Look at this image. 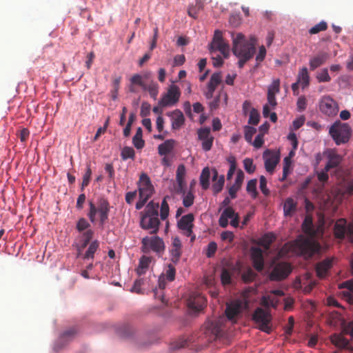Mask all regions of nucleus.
Wrapping results in <instances>:
<instances>
[{"label":"nucleus","instance_id":"62","mask_svg":"<svg viewBox=\"0 0 353 353\" xmlns=\"http://www.w3.org/2000/svg\"><path fill=\"white\" fill-rule=\"evenodd\" d=\"M255 276L256 274L250 269L248 270L242 274V279L246 283L252 281Z\"/></svg>","mask_w":353,"mask_h":353},{"label":"nucleus","instance_id":"37","mask_svg":"<svg viewBox=\"0 0 353 353\" xmlns=\"http://www.w3.org/2000/svg\"><path fill=\"white\" fill-rule=\"evenodd\" d=\"M210 172L208 167L203 169L200 176V183L203 189L207 190L210 185Z\"/></svg>","mask_w":353,"mask_h":353},{"label":"nucleus","instance_id":"34","mask_svg":"<svg viewBox=\"0 0 353 353\" xmlns=\"http://www.w3.org/2000/svg\"><path fill=\"white\" fill-rule=\"evenodd\" d=\"M203 8L202 1H194L192 3L188 8V14L190 17L196 19L198 13Z\"/></svg>","mask_w":353,"mask_h":353},{"label":"nucleus","instance_id":"13","mask_svg":"<svg viewBox=\"0 0 353 353\" xmlns=\"http://www.w3.org/2000/svg\"><path fill=\"white\" fill-rule=\"evenodd\" d=\"M291 272V267L287 263L276 264L272 270L270 278L272 281H281L285 279Z\"/></svg>","mask_w":353,"mask_h":353},{"label":"nucleus","instance_id":"11","mask_svg":"<svg viewBox=\"0 0 353 353\" xmlns=\"http://www.w3.org/2000/svg\"><path fill=\"white\" fill-rule=\"evenodd\" d=\"M139 194L140 197L150 199L154 192V188L150 177L145 173L140 175L138 183Z\"/></svg>","mask_w":353,"mask_h":353},{"label":"nucleus","instance_id":"49","mask_svg":"<svg viewBox=\"0 0 353 353\" xmlns=\"http://www.w3.org/2000/svg\"><path fill=\"white\" fill-rule=\"evenodd\" d=\"M327 28V25L325 21H321L320 23L316 24L314 26L311 28L309 30L310 34H315L321 31H324Z\"/></svg>","mask_w":353,"mask_h":353},{"label":"nucleus","instance_id":"27","mask_svg":"<svg viewBox=\"0 0 353 353\" xmlns=\"http://www.w3.org/2000/svg\"><path fill=\"white\" fill-rule=\"evenodd\" d=\"M341 160L342 158L340 155L335 152H330L328 154V161L325 167V171H329L331 168L338 167Z\"/></svg>","mask_w":353,"mask_h":353},{"label":"nucleus","instance_id":"47","mask_svg":"<svg viewBox=\"0 0 353 353\" xmlns=\"http://www.w3.org/2000/svg\"><path fill=\"white\" fill-rule=\"evenodd\" d=\"M260 120V115L256 109L252 108L249 114L248 123L256 125L259 123Z\"/></svg>","mask_w":353,"mask_h":353},{"label":"nucleus","instance_id":"51","mask_svg":"<svg viewBox=\"0 0 353 353\" xmlns=\"http://www.w3.org/2000/svg\"><path fill=\"white\" fill-rule=\"evenodd\" d=\"M130 83L141 86L143 89L145 88L146 83L143 81V77L136 74H134L130 79Z\"/></svg>","mask_w":353,"mask_h":353},{"label":"nucleus","instance_id":"17","mask_svg":"<svg viewBox=\"0 0 353 353\" xmlns=\"http://www.w3.org/2000/svg\"><path fill=\"white\" fill-rule=\"evenodd\" d=\"M194 215L192 213L181 216L178 221V227L183 231V234L187 236H190L192 234Z\"/></svg>","mask_w":353,"mask_h":353},{"label":"nucleus","instance_id":"48","mask_svg":"<svg viewBox=\"0 0 353 353\" xmlns=\"http://www.w3.org/2000/svg\"><path fill=\"white\" fill-rule=\"evenodd\" d=\"M168 197V196L164 197L161 205L160 216L162 220L166 219L169 214V205L166 201Z\"/></svg>","mask_w":353,"mask_h":353},{"label":"nucleus","instance_id":"40","mask_svg":"<svg viewBox=\"0 0 353 353\" xmlns=\"http://www.w3.org/2000/svg\"><path fill=\"white\" fill-rule=\"evenodd\" d=\"M166 283L165 281V278L163 276H160L159 279V288L160 291H159L157 289L154 290V296L157 299H159L162 303H165V300L163 296V293L162 290L165 288Z\"/></svg>","mask_w":353,"mask_h":353},{"label":"nucleus","instance_id":"57","mask_svg":"<svg viewBox=\"0 0 353 353\" xmlns=\"http://www.w3.org/2000/svg\"><path fill=\"white\" fill-rule=\"evenodd\" d=\"M91 175H92L91 168H90V165H88L86 172L83 177V181L81 183V190H83L85 187L88 185V184L90 183Z\"/></svg>","mask_w":353,"mask_h":353},{"label":"nucleus","instance_id":"33","mask_svg":"<svg viewBox=\"0 0 353 353\" xmlns=\"http://www.w3.org/2000/svg\"><path fill=\"white\" fill-rule=\"evenodd\" d=\"M159 208V203H154V201H151L146 205L143 212L141 213V215L157 216L158 217L159 213L158 210Z\"/></svg>","mask_w":353,"mask_h":353},{"label":"nucleus","instance_id":"25","mask_svg":"<svg viewBox=\"0 0 353 353\" xmlns=\"http://www.w3.org/2000/svg\"><path fill=\"white\" fill-rule=\"evenodd\" d=\"M241 312V303L234 302L228 304L225 311L227 318L232 321Z\"/></svg>","mask_w":353,"mask_h":353},{"label":"nucleus","instance_id":"56","mask_svg":"<svg viewBox=\"0 0 353 353\" xmlns=\"http://www.w3.org/2000/svg\"><path fill=\"white\" fill-rule=\"evenodd\" d=\"M208 328L215 335H218L221 332V323L218 321L209 323Z\"/></svg>","mask_w":353,"mask_h":353},{"label":"nucleus","instance_id":"15","mask_svg":"<svg viewBox=\"0 0 353 353\" xmlns=\"http://www.w3.org/2000/svg\"><path fill=\"white\" fill-rule=\"evenodd\" d=\"M189 309L194 313L201 311L206 305V299L200 294H192L188 299Z\"/></svg>","mask_w":353,"mask_h":353},{"label":"nucleus","instance_id":"44","mask_svg":"<svg viewBox=\"0 0 353 353\" xmlns=\"http://www.w3.org/2000/svg\"><path fill=\"white\" fill-rule=\"evenodd\" d=\"M256 179H251L248 182L246 187L247 192L251 194L252 198L254 199H255L258 195V192L256 191Z\"/></svg>","mask_w":353,"mask_h":353},{"label":"nucleus","instance_id":"64","mask_svg":"<svg viewBox=\"0 0 353 353\" xmlns=\"http://www.w3.org/2000/svg\"><path fill=\"white\" fill-rule=\"evenodd\" d=\"M298 110L301 112L305 110L307 105V99L304 96L300 97L297 100Z\"/></svg>","mask_w":353,"mask_h":353},{"label":"nucleus","instance_id":"24","mask_svg":"<svg viewBox=\"0 0 353 353\" xmlns=\"http://www.w3.org/2000/svg\"><path fill=\"white\" fill-rule=\"evenodd\" d=\"M236 213L232 207H227L223 211L219 219V224L221 228H226L228 225V219H232Z\"/></svg>","mask_w":353,"mask_h":353},{"label":"nucleus","instance_id":"21","mask_svg":"<svg viewBox=\"0 0 353 353\" xmlns=\"http://www.w3.org/2000/svg\"><path fill=\"white\" fill-rule=\"evenodd\" d=\"M170 252L171 254V261L174 264H177L181 256V243L178 237L173 239Z\"/></svg>","mask_w":353,"mask_h":353},{"label":"nucleus","instance_id":"59","mask_svg":"<svg viewBox=\"0 0 353 353\" xmlns=\"http://www.w3.org/2000/svg\"><path fill=\"white\" fill-rule=\"evenodd\" d=\"M224 181V176H221L220 178L212 185V189L214 194H217L222 190Z\"/></svg>","mask_w":353,"mask_h":353},{"label":"nucleus","instance_id":"29","mask_svg":"<svg viewBox=\"0 0 353 353\" xmlns=\"http://www.w3.org/2000/svg\"><path fill=\"white\" fill-rule=\"evenodd\" d=\"M94 235V231L91 229H88L81 233L80 236V245L79 247V251L83 250L89 244Z\"/></svg>","mask_w":353,"mask_h":353},{"label":"nucleus","instance_id":"26","mask_svg":"<svg viewBox=\"0 0 353 353\" xmlns=\"http://www.w3.org/2000/svg\"><path fill=\"white\" fill-rule=\"evenodd\" d=\"M339 288H346L348 290V291L343 292V297L349 303H353V295L352 294L353 292V279L341 283Z\"/></svg>","mask_w":353,"mask_h":353},{"label":"nucleus","instance_id":"28","mask_svg":"<svg viewBox=\"0 0 353 353\" xmlns=\"http://www.w3.org/2000/svg\"><path fill=\"white\" fill-rule=\"evenodd\" d=\"M297 203L292 198H287L283 205V213L285 216H292L296 211Z\"/></svg>","mask_w":353,"mask_h":353},{"label":"nucleus","instance_id":"58","mask_svg":"<svg viewBox=\"0 0 353 353\" xmlns=\"http://www.w3.org/2000/svg\"><path fill=\"white\" fill-rule=\"evenodd\" d=\"M194 196L191 192H188L183 199V204L185 208H189L194 203Z\"/></svg>","mask_w":353,"mask_h":353},{"label":"nucleus","instance_id":"45","mask_svg":"<svg viewBox=\"0 0 353 353\" xmlns=\"http://www.w3.org/2000/svg\"><path fill=\"white\" fill-rule=\"evenodd\" d=\"M90 224L85 218H80L76 224V229L79 233L90 229Z\"/></svg>","mask_w":353,"mask_h":353},{"label":"nucleus","instance_id":"20","mask_svg":"<svg viewBox=\"0 0 353 353\" xmlns=\"http://www.w3.org/2000/svg\"><path fill=\"white\" fill-rule=\"evenodd\" d=\"M332 259L327 258L325 260L316 264V272L319 278L323 279L327 276V271L332 266Z\"/></svg>","mask_w":353,"mask_h":353},{"label":"nucleus","instance_id":"54","mask_svg":"<svg viewBox=\"0 0 353 353\" xmlns=\"http://www.w3.org/2000/svg\"><path fill=\"white\" fill-rule=\"evenodd\" d=\"M176 269L172 264L168 265L165 272L166 279L169 281H173L175 279Z\"/></svg>","mask_w":353,"mask_h":353},{"label":"nucleus","instance_id":"19","mask_svg":"<svg viewBox=\"0 0 353 353\" xmlns=\"http://www.w3.org/2000/svg\"><path fill=\"white\" fill-rule=\"evenodd\" d=\"M168 116L171 118L172 128L173 130H179L185 123V117L180 110H175L168 112Z\"/></svg>","mask_w":353,"mask_h":353},{"label":"nucleus","instance_id":"23","mask_svg":"<svg viewBox=\"0 0 353 353\" xmlns=\"http://www.w3.org/2000/svg\"><path fill=\"white\" fill-rule=\"evenodd\" d=\"M243 179L244 173L241 170H239L236 173L234 183L229 188V194L232 199L236 197V192L241 188Z\"/></svg>","mask_w":353,"mask_h":353},{"label":"nucleus","instance_id":"10","mask_svg":"<svg viewBox=\"0 0 353 353\" xmlns=\"http://www.w3.org/2000/svg\"><path fill=\"white\" fill-rule=\"evenodd\" d=\"M181 92L179 88L175 85L169 86L167 92L163 95L159 101L161 107H168L175 105L179 100Z\"/></svg>","mask_w":353,"mask_h":353},{"label":"nucleus","instance_id":"5","mask_svg":"<svg viewBox=\"0 0 353 353\" xmlns=\"http://www.w3.org/2000/svg\"><path fill=\"white\" fill-rule=\"evenodd\" d=\"M334 233L336 238L344 239L345 236L353 243V225L347 224L346 219H338L334 226Z\"/></svg>","mask_w":353,"mask_h":353},{"label":"nucleus","instance_id":"22","mask_svg":"<svg viewBox=\"0 0 353 353\" xmlns=\"http://www.w3.org/2000/svg\"><path fill=\"white\" fill-rule=\"evenodd\" d=\"M329 54L327 52H319L316 55L312 57L310 60L309 65L311 70H314L317 68L323 65L327 60Z\"/></svg>","mask_w":353,"mask_h":353},{"label":"nucleus","instance_id":"53","mask_svg":"<svg viewBox=\"0 0 353 353\" xmlns=\"http://www.w3.org/2000/svg\"><path fill=\"white\" fill-rule=\"evenodd\" d=\"M280 91V80L274 79L272 84L268 87V93L276 94Z\"/></svg>","mask_w":353,"mask_h":353},{"label":"nucleus","instance_id":"41","mask_svg":"<svg viewBox=\"0 0 353 353\" xmlns=\"http://www.w3.org/2000/svg\"><path fill=\"white\" fill-rule=\"evenodd\" d=\"M185 175V168L184 165L181 164L176 170V180L180 188L184 185V177Z\"/></svg>","mask_w":353,"mask_h":353},{"label":"nucleus","instance_id":"55","mask_svg":"<svg viewBox=\"0 0 353 353\" xmlns=\"http://www.w3.org/2000/svg\"><path fill=\"white\" fill-rule=\"evenodd\" d=\"M243 165L244 168L248 173L252 174L255 171L256 167L254 165L253 160L252 159H245L243 161Z\"/></svg>","mask_w":353,"mask_h":353},{"label":"nucleus","instance_id":"35","mask_svg":"<svg viewBox=\"0 0 353 353\" xmlns=\"http://www.w3.org/2000/svg\"><path fill=\"white\" fill-rule=\"evenodd\" d=\"M331 341L335 346L339 348H345L349 343L348 340L343 335L337 334L331 336Z\"/></svg>","mask_w":353,"mask_h":353},{"label":"nucleus","instance_id":"18","mask_svg":"<svg viewBox=\"0 0 353 353\" xmlns=\"http://www.w3.org/2000/svg\"><path fill=\"white\" fill-rule=\"evenodd\" d=\"M251 259L253 267L258 272H261L264 268V259L263 250L259 248L253 247L251 248Z\"/></svg>","mask_w":353,"mask_h":353},{"label":"nucleus","instance_id":"12","mask_svg":"<svg viewBox=\"0 0 353 353\" xmlns=\"http://www.w3.org/2000/svg\"><path fill=\"white\" fill-rule=\"evenodd\" d=\"M198 139L201 141V148L205 152L210 151L213 145L214 137L211 134V130L208 127L201 128L197 130Z\"/></svg>","mask_w":353,"mask_h":353},{"label":"nucleus","instance_id":"63","mask_svg":"<svg viewBox=\"0 0 353 353\" xmlns=\"http://www.w3.org/2000/svg\"><path fill=\"white\" fill-rule=\"evenodd\" d=\"M259 181H260L259 188H260L261 191L265 196L268 195L269 193H270V191L267 188V180H266V178L264 176H261Z\"/></svg>","mask_w":353,"mask_h":353},{"label":"nucleus","instance_id":"50","mask_svg":"<svg viewBox=\"0 0 353 353\" xmlns=\"http://www.w3.org/2000/svg\"><path fill=\"white\" fill-rule=\"evenodd\" d=\"M245 132V139L248 143H252V137L254 134L256 132V128L254 127L246 125L244 128Z\"/></svg>","mask_w":353,"mask_h":353},{"label":"nucleus","instance_id":"3","mask_svg":"<svg viewBox=\"0 0 353 353\" xmlns=\"http://www.w3.org/2000/svg\"><path fill=\"white\" fill-rule=\"evenodd\" d=\"M110 205L108 201L105 198H99L97 204L89 201V212L88 216L92 223L96 221L97 214H99V224L103 226L108 220Z\"/></svg>","mask_w":353,"mask_h":353},{"label":"nucleus","instance_id":"9","mask_svg":"<svg viewBox=\"0 0 353 353\" xmlns=\"http://www.w3.org/2000/svg\"><path fill=\"white\" fill-rule=\"evenodd\" d=\"M253 320L259 325V329L266 333L271 332V327L269 325L271 321V315L269 312L264 310L261 307L256 309L252 316Z\"/></svg>","mask_w":353,"mask_h":353},{"label":"nucleus","instance_id":"6","mask_svg":"<svg viewBox=\"0 0 353 353\" xmlns=\"http://www.w3.org/2000/svg\"><path fill=\"white\" fill-rule=\"evenodd\" d=\"M210 52L213 51H219L224 58L227 59L230 56V46L223 39V33L219 30H216L214 33L212 41L210 43Z\"/></svg>","mask_w":353,"mask_h":353},{"label":"nucleus","instance_id":"31","mask_svg":"<svg viewBox=\"0 0 353 353\" xmlns=\"http://www.w3.org/2000/svg\"><path fill=\"white\" fill-rule=\"evenodd\" d=\"M297 81L300 83L303 89L309 85L310 75L307 68L303 67L300 69L297 76Z\"/></svg>","mask_w":353,"mask_h":353},{"label":"nucleus","instance_id":"52","mask_svg":"<svg viewBox=\"0 0 353 353\" xmlns=\"http://www.w3.org/2000/svg\"><path fill=\"white\" fill-rule=\"evenodd\" d=\"M316 78L319 82H329L331 80L327 68L321 70V72L317 74Z\"/></svg>","mask_w":353,"mask_h":353},{"label":"nucleus","instance_id":"8","mask_svg":"<svg viewBox=\"0 0 353 353\" xmlns=\"http://www.w3.org/2000/svg\"><path fill=\"white\" fill-rule=\"evenodd\" d=\"M141 243V249L144 253H148L150 250L157 253H160L163 252L165 250V245L163 239L157 236L152 237L145 236L142 239Z\"/></svg>","mask_w":353,"mask_h":353},{"label":"nucleus","instance_id":"39","mask_svg":"<svg viewBox=\"0 0 353 353\" xmlns=\"http://www.w3.org/2000/svg\"><path fill=\"white\" fill-rule=\"evenodd\" d=\"M132 143L134 146L139 150L142 149L145 145V141L142 139V129L141 128H138L136 132L135 135L133 137L132 139Z\"/></svg>","mask_w":353,"mask_h":353},{"label":"nucleus","instance_id":"38","mask_svg":"<svg viewBox=\"0 0 353 353\" xmlns=\"http://www.w3.org/2000/svg\"><path fill=\"white\" fill-rule=\"evenodd\" d=\"M99 248V242L98 240H94L91 242V243L89 245V247L85 252L83 259H93L94 257V254L97 252V250Z\"/></svg>","mask_w":353,"mask_h":353},{"label":"nucleus","instance_id":"61","mask_svg":"<svg viewBox=\"0 0 353 353\" xmlns=\"http://www.w3.org/2000/svg\"><path fill=\"white\" fill-rule=\"evenodd\" d=\"M143 284V279H137L134 281L133 286L132 287L131 292H135V293L139 294H143V292L141 288Z\"/></svg>","mask_w":353,"mask_h":353},{"label":"nucleus","instance_id":"46","mask_svg":"<svg viewBox=\"0 0 353 353\" xmlns=\"http://www.w3.org/2000/svg\"><path fill=\"white\" fill-rule=\"evenodd\" d=\"M221 81V72H215L214 73L210 79V81L208 83L209 87H211L214 89H216V87L219 85Z\"/></svg>","mask_w":353,"mask_h":353},{"label":"nucleus","instance_id":"60","mask_svg":"<svg viewBox=\"0 0 353 353\" xmlns=\"http://www.w3.org/2000/svg\"><path fill=\"white\" fill-rule=\"evenodd\" d=\"M221 280L223 285H228L231 283V274L228 270L223 269L222 270Z\"/></svg>","mask_w":353,"mask_h":353},{"label":"nucleus","instance_id":"1","mask_svg":"<svg viewBox=\"0 0 353 353\" xmlns=\"http://www.w3.org/2000/svg\"><path fill=\"white\" fill-rule=\"evenodd\" d=\"M302 230L311 238H304L301 236L296 239L292 244L293 249L300 255L305 259L312 258L314 254L319 252L321 249L320 244L312 239L316 234L314 229L312 218L311 216L307 215L302 223Z\"/></svg>","mask_w":353,"mask_h":353},{"label":"nucleus","instance_id":"36","mask_svg":"<svg viewBox=\"0 0 353 353\" xmlns=\"http://www.w3.org/2000/svg\"><path fill=\"white\" fill-rule=\"evenodd\" d=\"M275 239L276 237L272 233H267L259 239V244L268 250Z\"/></svg>","mask_w":353,"mask_h":353},{"label":"nucleus","instance_id":"30","mask_svg":"<svg viewBox=\"0 0 353 353\" xmlns=\"http://www.w3.org/2000/svg\"><path fill=\"white\" fill-rule=\"evenodd\" d=\"M175 141L173 139H168L158 147V153L159 155H167L170 153L174 147Z\"/></svg>","mask_w":353,"mask_h":353},{"label":"nucleus","instance_id":"42","mask_svg":"<svg viewBox=\"0 0 353 353\" xmlns=\"http://www.w3.org/2000/svg\"><path fill=\"white\" fill-rule=\"evenodd\" d=\"M148 91L152 98L156 99L159 93V86L157 83L151 82L148 85L146 84L145 88L143 89Z\"/></svg>","mask_w":353,"mask_h":353},{"label":"nucleus","instance_id":"43","mask_svg":"<svg viewBox=\"0 0 353 353\" xmlns=\"http://www.w3.org/2000/svg\"><path fill=\"white\" fill-rule=\"evenodd\" d=\"M121 157L123 161H125L128 159L133 160L135 157L134 150L132 147L125 146L121 150Z\"/></svg>","mask_w":353,"mask_h":353},{"label":"nucleus","instance_id":"32","mask_svg":"<svg viewBox=\"0 0 353 353\" xmlns=\"http://www.w3.org/2000/svg\"><path fill=\"white\" fill-rule=\"evenodd\" d=\"M152 261V259L149 256H142L139 259V265L136 269L137 274L141 276L145 273Z\"/></svg>","mask_w":353,"mask_h":353},{"label":"nucleus","instance_id":"2","mask_svg":"<svg viewBox=\"0 0 353 353\" xmlns=\"http://www.w3.org/2000/svg\"><path fill=\"white\" fill-rule=\"evenodd\" d=\"M256 39L251 36L247 40L242 33H238L232 37V52L236 57L252 58L255 52Z\"/></svg>","mask_w":353,"mask_h":353},{"label":"nucleus","instance_id":"4","mask_svg":"<svg viewBox=\"0 0 353 353\" xmlns=\"http://www.w3.org/2000/svg\"><path fill=\"white\" fill-rule=\"evenodd\" d=\"M329 134L339 145L348 142L352 134V129L347 123L338 120L330 128Z\"/></svg>","mask_w":353,"mask_h":353},{"label":"nucleus","instance_id":"7","mask_svg":"<svg viewBox=\"0 0 353 353\" xmlns=\"http://www.w3.org/2000/svg\"><path fill=\"white\" fill-rule=\"evenodd\" d=\"M319 110L323 114L333 117L337 114L339 107L338 103L330 95H324L320 99Z\"/></svg>","mask_w":353,"mask_h":353},{"label":"nucleus","instance_id":"16","mask_svg":"<svg viewBox=\"0 0 353 353\" xmlns=\"http://www.w3.org/2000/svg\"><path fill=\"white\" fill-rule=\"evenodd\" d=\"M263 159L265 160V168L267 172L272 173L274 170L276 165L279 162L280 156L276 152L266 150L263 152Z\"/></svg>","mask_w":353,"mask_h":353},{"label":"nucleus","instance_id":"14","mask_svg":"<svg viewBox=\"0 0 353 353\" xmlns=\"http://www.w3.org/2000/svg\"><path fill=\"white\" fill-rule=\"evenodd\" d=\"M160 221L157 216L141 215L140 225L143 230H150L152 234H157L159 231Z\"/></svg>","mask_w":353,"mask_h":353}]
</instances>
